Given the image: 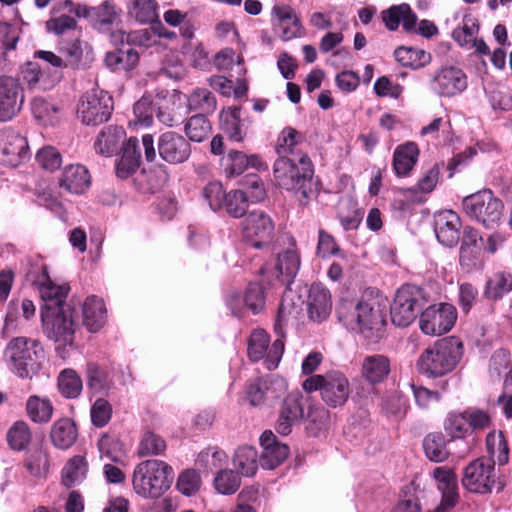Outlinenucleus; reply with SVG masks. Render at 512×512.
I'll return each mask as SVG.
<instances>
[{"mask_svg": "<svg viewBox=\"0 0 512 512\" xmlns=\"http://www.w3.org/2000/svg\"><path fill=\"white\" fill-rule=\"evenodd\" d=\"M313 174V164L307 155H302L298 160L280 156L273 165L277 185L299 195L302 205L308 202L313 193Z\"/></svg>", "mask_w": 512, "mask_h": 512, "instance_id": "obj_1", "label": "nucleus"}, {"mask_svg": "<svg viewBox=\"0 0 512 512\" xmlns=\"http://www.w3.org/2000/svg\"><path fill=\"white\" fill-rule=\"evenodd\" d=\"M3 358L11 373L21 379H32L42 368L45 351L37 340L19 336L6 344Z\"/></svg>", "mask_w": 512, "mask_h": 512, "instance_id": "obj_2", "label": "nucleus"}, {"mask_svg": "<svg viewBox=\"0 0 512 512\" xmlns=\"http://www.w3.org/2000/svg\"><path fill=\"white\" fill-rule=\"evenodd\" d=\"M463 355V344L456 337L437 340L426 348L417 360L419 372L428 378L445 376L452 372Z\"/></svg>", "mask_w": 512, "mask_h": 512, "instance_id": "obj_3", "label": "nucleus"}, {"mask_svg": "<svg viewBox=\"0 0 512 512\" xmlns=\"http://www.w3.org/2000/svg\"><path fill=\"white\" fill-rule=\"evenodd\" d=\"M173 469L162 460L149 459L134 468L132 485L139 496L148 499L161 497L171 486Z\"/></svg>", "mask_w": 512, "mask_h": 512, "instance_id": "obj_4", "label": "nucleus"}, {"mask_svg": "<svg viewBox=\"0 0 512 512\" xmlns=\"http://www.w3.org/2000/svg\"><path fill=\"white\" fill-rule=\"evenodd\" d=\"M302 387L308 393L319 391L323 402L332 408L343 406L350 395V382L340 371L312 375Z\"/></svg>", "mask_w": 512, "mask_h": 512, "instance_id": "obj_5", "label": "nucleus"}, {"mask_svg": "<svg viewBox=\"0 0 512 512\" xmlns=\"http://www.w3.org/2000/svg\"><path fill=\"white\" fill-rule=\"evenodd\" d=\"M74 309L64 307L63 309L41 310V320L44 334L55 343L57 354L65 359L68 356L66 346H71L74 340L75 323L73 317Z\"/></svg>", "mask_w": 512, "mask_h": 512, "instance_id": "obj_6", "label": "nucleus"}, {"mask_svg": "<svg viewBox=\"0 0 512 512\" xmlns=\"http://www.w3.org/2000/svg\"><path fill=\"white\" fill-rule=\"evenodd\" d=\"M426 304L423 290L416 285H403L394 297L390 317L394 325L408 327Z\"/></svg>", "mask_w": 512, "mask_h": 512, "instance_id": "obj_7", "label": "nucleus"}, {"mask_svg": "<svg viewBox=\"0 0 512 512\" xmlns=\"http://www.w3.org/2000/svg\"><path fill=\"white\" fill-rule=\"evenodd\" d=\"M462 485L468 491L479 494L491 493L494 488L500 492L504 488L496 476L494 462L485 458L472 461L464 469Z\"/></svg>", "mask_w": 512, "mask_h": 512, "instance_id": "obj_8", "label": "nucleus"}, {"mask_svg": "<svg viewBox=\"0 0 512 512\" xmlns=\"http://www.w3.org/2000/svg\"><path fill=\"white\" fill-rule=\"evenodd\" d=\"M462 205L465 213L471 219L486 227L497 223L502 216L503 203L489 189L465 197Z\"/></svg>", "mask_w": 512, "mask_h": 512, "instance_id": "obj_9", "label": "nucleus"}, {"mask_svg": "<svg viewBox=\"0 0 512 512\" xmlns=\"http://www.w3.org/2000/svg\"><path fill=\"white\" fill-rule=\"evenodd\" d=\"M274 222L262 210L248 213L242 222V235L244 241L252 248L270 250L275 236Z\"/></svg>", "mask_w": 512, "mask_h": 512, "instance_id": "obj_10", "label": "nucleus"}, {"mask_svg": "<svg viewBox=\"0 0 512 512\" xmlns=\"http://www.w3.org/2000/svg\"><path fill=\"white\" fill-rule=\"evenodd\" d=\"M113 111L112 97L103 90L85 93L78 104V117L85 125H99L108 121Z\"/></svg>", "mask_w": 512, "mask_h": 512, "instance_id": "obj_11", "label": "nucleus"}, {"mask_svg": "<svg viewBox=\"0 0 512 512\" xmlns=\"http://www.w3.org/2000/svg\"><path fill=\"white\" fill-rule=\"evenodd\" d=\"M457 319L453 305L440 303L431 305L422 311L419 326L423 333L431 336L442 335L452 329Z\"/></svg>", "mask_w": 512, "mask_h": 512, "instance_id": "obj_12", "label": "nucleus"}, {"mask_svg": "<svg viewBox=\"0 0 512 512\" xmlns=\"http://www.w3.org/2000/svg\"><path fill=\"white\" fill-rule=\"evenodd\" d=\"M30 156L26 137L12 127L2 128V166L17 167Z\"/></svg>", "mask_w": 512, "mask_h": 512, "instance_id": "obj_13", "label": "nucleus"}, {"mask_svg": "<svg viewBox=\"0 0 512 512\" xmlns=\"http://www.w3.org/2000/svg\"><path fill=\"white\" fill-rule=\"evenodd\" d=\"M157 149L160 158L171 165L187 162L192 152L189 141L174 131H166L160 134Z\"/></svg>", "mask_w": 512, "mask_h": 512, "instance_id": "obj_14", "label": "nucleus"}, {"mask_svg": "<svg viewBox=\"0 0 512 512\" xmlns=\"http://www.w3.org/2000/svg\"><path fill=\"white\" fill-rule=\"evenodd\" d=\"M308 399L300 392L293 391L283 400L275 429L280 435H288L293 425L304 419Z\"/></svg>", "mask_w": 512, "mask_h": 512, "instance_id": "obj_15", "label": "nucleus"}, {"mask_svg": "<svg viewBox=\"0 0 512 512\" xmlns=\"http://www.w3.org/2000/svg\"><path fill=\"white\" fill-rule=\"evenodd\" d=\"M429 85L435 94L441 97H453L467 88V77L462 69L445 66L433 75Z\"/></svg>", "mask_w": 512, "mask_h": 512, "instance_id": "obj_16", "label": "nucleus"}, {"mask_svg": "<svg viewBox=\"0 0 512 512\" xmlns=\"http://www.w3.org/2000/svg\"><path fill=\"white\" fill-rule=\"evenodd\" d=\"M38 291L43 302L41 310H54L63 309L64 307H71L66 303V298L69 293V286L66 284H55L49 277L47 267H42L41 275L35 281Z\"/></svg>", "mask_w": 512, "mask_h": 512, "instance_id": "obj_17", "label": "nucleus"}, {"mask_svg": "<svg viewBox=\"0 0 512 512\" xmlns=\"http://www.w3.org/2000/svg\"><path fill=\"white\" fill-rule=\"evenodd\" d=\"M251 119L241 116L239 107L228 108L220 113V127L231 141L242 142L250 129Z\"/></svg>", "mask_w": 512, "mask_h": 512, "instance_id": "obj_18", "label": "nucleus"}, {"mask_svg": "<svg viewBox=\"0 0 512 512\" xmlns=\"http://www.w3.org/2000/svg\"><path fill=\"white\" fill-rule=\"evenodd\" d=\"M260 445L263 449L259 463L264 469H274L288 456L289 448L276 440L272 431L267 430L260 436Z\"/></svg>", "mask_w": 512, "mask_h": 512, "instance_id": "obj_19", "label": "nucleus"}, {"mask_svg": "<svg viewBox=\"0 0 512 512\" xmlns=\"http://www.w3.org/2000/svg\"><path fill=\"white\" fill-rule=\"evenodd\" d=\"M331 295L328 289L320 284L311 285L307 299V313L310 320L321 323L331 313Z\"/></svg>", "mask_w": 512, "mask_h": 512, "instance_id": "obj_20", "label": "nucleus"}, {"mask_svg": "<svg viewBox=\"0 0 512 512\" xmlns=\"http://www.w3.org/2000/svg\"><path fill=\"white\" fill-rule=\"evenodd\" d=\"M23 89L17 79L2 77V122L11 120L21 109Z\"/></svg>", "mask_w": 512, "mask_h": 512, "instance_id": "obj_21", "label": "nucleus"}, {"mask_svg": "<svg viewBox=\"0 0 512 512\" xmlns=\"http://www.w3.org/2000/svg\"><path fill=\"white\" fill-rule=\"evenodd\" d=\"M461 221L452 210L441 212L435 220V234L438 241L447 247L455 246L460 239Z\"/></svg>", "mask_w": 512, "mask_h": 512, "instance_id": "obj_22", "label": "nucleus"}, {"mask_svg": "<svg viewBox=\"0 0 512 512\" xmlns=\"http://www.w3.org/2000/svg\"><path fill=\"white\" fill-rule=\"evenodd\" d=\"M85 379L87 389L94 395L108 396L115 385L113 374L96 362L87 363Z\"/></svg>", "mask_w": 512, "mask_h": 512, "instance_id": "obj_23", "label": "nucleus"}, {"mask_svg": "<svg viewBox=\"0 0 512 512\" xmlns=\"http://www.w3.org/2000/svg\"><path fill=\"white\" fill-rule=\"evenodd\" d=\"M90 184L89 171L80 164L66 166L59 179V186L71 194H83Z\"/></svg>", "mask_w": 512, "mask_h": 512, "instance_id": "obj_24", "label": "nucleus"}, {"mask_svg": "<svg viewBox=\"0 0 512 512\" xmlns=\"http://www.w3.org/2000/svg\"><path fill=\"white\" fill-rule=\"evenodd\" d=\"M141 162V149L135 137L129 138L121 149V157L116 163V175L126 179L137 171Z\"/></svg>", "mask_w": 512, "mask_h": 512, "instance_id": "obj_25", "label": "nucleus"}, {"mask_svg": "<svg viewBox=\"0 0 512 512\" xmlns=\"http://www.w3.org/2000/svg\"><path fill=\"white\" fill-rule=\"evenodd\" d=\"M390 370V360L382 354L368 355L361 364V375L371 385L383 382Z\"/></svg>", "mask_w": 512, "mask_h": 512, "instance_id": "obj_26", "label": "nucleus"}, {"mask_svg": "<svg viewBox=\"0 0 512 512\" xmlns=\"http://www.w3.org/2000/svg\"><path fill=\"white\" fill-rule=\"evenodd\" d=\"M419 149L416 143L406 142L397 146L393 153V169L398 177H406L418 161Z\"/></svg>", "mask_w": 512, "mask_h": 512, "instance_id": "obj_27", "label": "nucleus"}, {"mask_svg": "<svg viewBox=\"0 0 512 512\" xmlns=\"http://www.w3.org/2000/svg\"><path fill=\"white\" fill-rule=\"evenodd\" d=\"M83 325L90 332L99 331L106 322L104 302L97 296H89L82 305Z\"/></svg>", "mask_w": 512, "mask_h": 512, "instance_id": "obj_28", "label": "nucleus"}, {"mask_svg": "<svg viewBox=\"0 0 512 512\" xmlns=\"http://www.w3.org/2000/svg\"><path fill=\"white\" fill-rule=\"evenodd\" d=\"M125 130L120 126H107L97 136L94 143L95 151L105 157L114 155L123 143Z\"/></svg>", "mask_w": 512, "mask_h": 512, "instance_id": "obj_29", "label": "nucleus"}, {"mask_svg": "<svg viewBox=\"0 0 512 512\" xmlns=\"http://www.w3.org/2000/svg\"><path fill=\"white\" fill-rule=\"evenodd\" d=\"M50 438L55 447L68 449L77 438V428L69 418L57 420L51 428Z\"/></svg>", "mask_w": 512, "mask_h": 512, "instance_id": "obj_30", "label": "nucleus"}, {"mask_svg": "<svg viewBox=\"0 0 512 512\" xmlns=\"http://www.w3.org/2000/svg\"><path fill=\"white\" fill-rule=\"evenodd\" d=\"M99 457L104 462L124 464L125 451L122 442L115 436L104 433L97 441Z\"/></svg>", "mask_w": 512, "mask_h": 512, "instance_id": "obj_31", "label": "nucleus"}, {"mask_svg": "<svg viewBox=\"0 0 512 512\" xmlns=\"http://www.w3.org/2000/svg\"><path fill=\"white\" fill-rule=\"evenodd\" d=\"M53 405L47 397L31 395L26 401V412L30 420L37 424L48 423L53 415Z\"/></svg>", "mask_w": 512, "mask_h": 512, "instance_id": "obj_32", "label": "nucleus"}, {"mask_svg": "<svg viewBox=\"0 0 512 512\" xmlns=\"http://www.w3.org/2000/svg\"><path fill=\"white\" fill-rule=\"evenodd\" d=\"M226 174L228 177H234L242 174L248 167L259 169L262 165L257 155H246L241 151L231 150L226 158Z\"/></svg>", "mask_w": 512, "mask_h": 512, "instance_id": "obj_33", "label": "nucleus"}, {"mask_svg": "<svg viewBox=\"0 0 512 512\" xmlns=\"http://www.w3.org/2000/svg\"><path fill=\"white\" fill-rule=\"evenodd\" d=\"M187 106L190 111H197L198 114L207 116L215 112L217 100L210 90L196 88L188 96Z\"/></svg>", "mask_w": 512, "mask_h": 512, "instance_id": "obj_34", "label": "nucleus"}, {"mask_svg": "<svg viewBox=\"0 0 512 512\" xmlns=\"http://www.w3.org/2000/svg\"><path fill=\"white\" fill-rule=\"evenodd\" d=\"M138 61L139 54L133 48H120L105 56V63L112 71H130L136 67Z\"/></svg>", "mask_w": 512, "mask_h": 512, "instance_id": "obj_35", "label": "nucleus"}, {"mask_svg": "<svg viewBox=\"0 0 512 512\" xmlns=\"http://www.w3.org/2000/svg\"><path fill=\"white\" fill-rule=\"evenodd\" d=\"M258 462L257 450L252 446H240L234 453L233 465L243 476H254Z\"/></svg>", "mask_w": 512, "mask_h": 512, "instance_id": "obj_36", "label": "nucleus"}, {"mask_svg": "<svg viewBox=\"0 0 512 512\" xmlns=\"http://www.w3.org/2000/svg\"><path fill=\"white\" fill-rule=\"evenodd\" d=\"M394 57L404 67L419 69L431 61L430 53L414 47H398L394 51Z\"/></svg>", "mask_w": 512, "mask_h": 512, "instance_id": "obj_37", "label": "nucleus"}, {"mask_svg": "<svg viewBox=\"0 0 512 512\" xmlns=\"http://www.w3.org/2000/svg\"><path fill=\"white\" fill-rule=\"evenodd\" d=\"M88 463L85 457L76 455L72 457L62 470V481L66 487L80 484L87 475Z\"/></svg>", "mask_w": 512, "mask_h": 512, "instance_id": "obj_38", "label": "nucleus"}, {"mask_svg": "<svg viewBox=\"0 0 512 512\" xmlns=\"http://www.w3.org/2000/svg\"><path fill=\"white\" fill-rule=\"evenodd\" d=\"M300 268V259L295 251L287 250L279 254L276 270L282 283L290 284Z\"/></svg>", "mask_w": 512, "mask_h": 512, "instance_id": "obj_39", "label": "nucleus"}, {"mask_svg": "<svg viewBox=\"0 0 512 512\" xmlns=\"http://www.w3.org/2000/svg\"><path fill=\"white\" fill-rule=\"evenodd\" d=\"M58 388L65 398L75 399L82 392L83 382L74 369L67 368L62 370L58 376Z\"/></svg>", "mask_w": 512, "mask_h": 512, "instance_id": "obj_40", "label": "nucleus"}, {"mask_svg": "<svg viewBox=\"0 0 512 512\" xmlns=\"http://www.w3.org/2000/svg\"><path fill=\"white\" fill-rule=\"evenodd\" d=\"M423 448L428 459L443 462L449 456L445 436L441 433H430L423 440Z\"/></svg>", "mask_w": 512, "mask_h": 512, "instance_id": "obj_41", "label": "nucleus"}, {"mask_svg": "<svg viewBox=\"0 0 512 512\" xmlns=\"http://www.w3.org/2000/svg\"><path fill=\"white\" fill-rule=\"evenodd\" d=\"M227 459L228 457L223 450L217 447H209L198 454L196 465L207 473L218 469L220 471L226 465Z\"/></svg>", "mask_w": 512, "mask_h": 512, "instance_id": "obj_42", "label": "nucleus"}, {"mask_svg": "<svg viewBox=\"0 0 512 512\" xmlns=\"http://www.w3.org/2000/svg\"><path fill=\"white\" fill-rule=\"evenodd\" d=\"M486 447L491 460L494 464L505 465L509 459V448L504 434L499 432H490L486 437Z\"/></svg>", "mask_w": 512, "mask_h": 512, "instance_id": "obj_43", "label": "nucleus"}, {"mask_svg": "<svg viewBox=\"0 0 512 512\" xmlns=\"http://www.w3.org/2000/svg\"><path fill=\"white\" fill-rule=\"evenodd\" d=\"M157 3L155 0H130L129 14L139 23H152L158 18Z\"/></svg>", "mask_w": 512, "mask_h": 512, "instance_id": "obj_44", "label": "nucleus"}, {"mask_svg": "<svg viewBox=\"0 0 512 512\" xmlns=\"http://www.w3.org/2000/svg\"><path fill=\"white\" fill-rule=\"evenodd\" d=\"M251 202L248 193L244 190H231L226 194L223 207L227 214L233 218L243 217Z\"/></svg>", "mask_w": 512, "mask_h": 512, "instance_id": "obj_45", "label": "nucleus"}, {"mask_svg": "<svg viewBox=\"0 0 512 512\" xmlns=\"http://www.w3.org/2000/svg\"><path fill=\"white\" fill-rule=\"evenodd\" d=\"M512 290V275L503 271L496 272L488 280L485 294L489 299L500 300Z\"/></svg>", "mask_w": 512, "mask_h": 512, "instance_id": "obj_46", "label": "nucleus"}, {"mask_svg": "<svg viewBox=\"0 0 512 512\" xmlns=\"http://www.w3.org/2000/svg\"><path fill=\"white\" fill-rule=\"evenodd\" d=\"M351 320L355 321L358 330L362 332L367 329H373V326L379 321V315L370 303L359 301L351 313Z\"/></svg>", "mask_w": 512, "mask_h": 512, "instance_id": "obj_47", "label": "nucleus"}, {"mask_svg": "<svg viewBox=\"0 0 512 512\" xmlns=\"http://www.w3.org/2000/svg\"><path fill=\"white\" fill-rule=\"evenodd\" d=\"M186 136L190 141L202 142L211 132V124L204 114H196L188 119L184 126Z\"/></svg>", "mask_w": 512, "mask_h": 512, "instance_id": "obj_48", "label": "nucleus"}, {"mask_svg": "<svg viewBox=\"0 0 512 512\" xmlns=\"http://www.w3.org/2000/svg\"><path fill=\"white\" fill-rule=\"evenodd\" d=\"M434 478L438 483V489L444 498L457 499L459 498L457 489V476L450 470L443 467H438L433 472Z\"/></svg>", "mask_w": 512, "mask_h": 512, "instance_id": "obj_49", "label": "nucleus"}, {"mask_svg": "<svg viewBox=\"0 0 512 512\" xmlns=\"http://www.w3.org/2000/svg\"><path fill=\"white\" fill-rule=\"evenodd\" d=\"M25 467L36 478L46 477L49 470V459L45 449L35 448L27 454Z\"/></svg>", "mask_w": 512, "mask_h": 512, "instance_id": "obj_50", "label": "nucleus"}, {"mask_svg": "<svg viewBox=\"0 0 512 512\" xmlns=\"http://www.w3.org/2000/svg\"><path fill=\"white\" fill-rule=\"evenodd\" d=\"M6 440L11 449L24 450L31 440V431L25 421H16L7 431Z\"/></svg>", "mask_w": 512, "mask_h": 512, "instance_id": "obj_51", "label": "nucleus"}, {"mask_svg": "<svg viewBox=\"0 0 512 512\" xmlns=\"http://www.w3.org/2000/svg\"><path fill=\"white\" fill-rule=\"evenodd\" d=\"M444 428L452 438H464L470 430L468 413L451 412L445 419Z\"/></svg>", "mask_w": 512, "mask_h": 512, "instance_id": "obj_52", "label": "nucleus"}, {"mask_svg": "<svg viewBox=\"0 0 512 512\" xmlns=\"http://www.w3.org/2000/svg\"><path fill=\"white\" fill-rule=\"evenodd\" d=\"M269 335L262 329L255 330L251 333L248 340L247 354L251 361L257 362L266 356Z\"/></svg>", "mask_w": 512, "mask_h": 512, "instance_id": "obj_53", "label": "nucleus"}, {"mask_svg": "<svg viewBox=\"0 0 512 512\" xmlns=\"http://www.w3.org/2000/svg\"><path fill=\"white\" fill-rule=\"evenodd\" d=\"M262 387L265 389L267 406L273 405L278 399L285 395L288 385L284 378L278 375L261 377Z\"/></svg>", "mask_w": 512, "mask_h": 512, "instance_id": "obj_54", "label": "nucleus"}, {"mask_svg": "<svg viewBox=\"0 0 512 512\" xmlns=\"http://www.w3.org/2000/svg\"><path fill=\"white\" fill-rule=\"evenodd\" d=\"M299 307L285 294L278 307L274 330L278 336H284V328L292 318H296Z\"/></svg>", "mask_w": 512, "mask_h": 512, "instance_id": "obj_55", "label": "nucleus"}, {"mask_svg": "<svg viewBox=\"0 0 512 512\" xmlns=\"http://www.w3.org/2000/svg\"><path fill=\"white\" fill-rule=\"evenodd\" d=\"M241 485L240 476L230 469H222L214 478L215 489L223 495L234 494Z\"/></svg>", "mask_w": 512, "mask_h": 512, "instance_id": "obj_56", "label": "nucleus"}, {"mask_svg": "<svg viewBox=\"0 0 512 512\" xmlns=\"http://www.w3.org/2000/svg\"><path fill=\"white\" fill-rule=\"evenodd\" d=\"M407 409V399L400 394L391 393L382 399L381 410L387 417L401 418Z\"/></svg>", "mask_w": 512, "mask_h": 512, "instance_id": "obj_57", "label": "nucleus"}, {"mask_svg": "<svg viewBox=\"0 0 512 512\" xmlns=\"http://www.w3.org/2000/svg\"><path fill=\"white\" fill-rule=\"evenodd\" d=\"M226 194L220 182H209L201 191V196L211 210L218 211L225 202Z\"/></svg>", "mask_w": 512, "mask_h": 512, "instance_id": "obj_58", "label": "nucleus"}, {"mask_svg": "<svg viewBox=\"0 0 512 512\" xmlns=\"http://www.w3.org/2000/svg\"><path fill=\"white\" fill-rule=\"evenodd\" d=\"M166 449V442L165 440L153 433V432H146L144 433L139 446H138V455L139 456H148V455H160L162 454Z\"/></svg>", "mask_w": 512, "mask_h": 512, "instance_id": "obj_59", "label": "nucleus"}, {"mask_svg": "<svg viewBox=\"0 0 512 512\" xmlns=\"http://www.w3.org/2000/svg\"><path fill=\"white\" fill-rule=\"evenodd\" d=\"M35 159L37 163L47 171H55L62 164V155L54 146H44L36 153Z\"/></svg>", "mask_w": 512, "mask_h": 512, "instance_id": "obj_60", "label": "nucleus"}, {"mask_svg": "<svg viewBox=\"0 0 512 512\" xmlns=\"http://www.w3.org/2000/svg\"><path fill=\"white\" fill-rule=\"evenodd\" d=\"M62 53V61L64 62V68L70 67L77 69L80 67L81 59L83 55V42L76 39L72 42L66 43L60 47Z\"/></svg>", "mask_w": 512, "mask_h": 512, "instance_id": "obj_61", "label": "nucleus"}, {"mask_svg": "<svg viewBox=\"0 0 512 512\" xmlns=\"http://www.w3.org/2000/svg\"><path fill=\"white\" fill-rule=\"evenodd\" d=\"M317 255L323 259L337 255L345 257L334 237L323 229L318 232Z\"/></svg>", "mask_w": 512, "mask_h": 512, "instance_id": "obj_62", "label": "nucleus"}, {"mask_svg": "<svg viewBox=\"0 0 512 512\" xmlns=\"http://www.w3.org/2000/svg\"><path fill=\"white\" fill-rule=\"evenodd\" d=\"M92 424L98 428L104 427L112 417V406L108 400L100 397L95 400L90 410Z\"/></svg>", "mask_w": 512, "mask_h": 512, "instance_id": "obj_63", "label": "nucleus"}, {"mask_svg": "<svg viewBox=\"0 0 512 512\" xmlns=\"http://www.w3.org/2000/svg\"><path fill=\"white\" fill-rule=\"evenodd\" d=\"M201 478L194 469L183 471L177 480V489L186 496L194 495L200 488Z\"/></svg>", "mask_w": 512, "mask_h": 512, "instance_id": "obj_64", "label": "nucleus"}]
</instances>
